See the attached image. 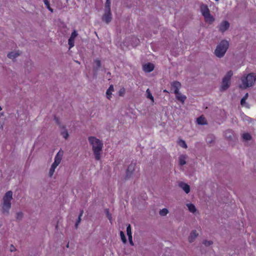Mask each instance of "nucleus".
Here are the masks:
<instances>
[{"instance_id": "obj_1", "label": "nucleus", "mask_w": 256, "mask_h": 256, "mask_svg": "<svg viewBox=\"0 0 256 256\" xmlns=\"http://www.w3.org/2000/svg\"><path fill=\"white\" fill-rule=\"evenodd\" d=\"M88 140L92 146L95 158L98 160L100 158V152L103 147V144L100 140L94 136H89Z\"/></svg>"}, {"instance_id": "obj_2", "label": "nucleus", "mask_w": 256, "mask_h": 256, "mask_svg": "<svg viewBox=\"0 0 256 256\" xmlns=\"http://www.w3.org/2000/svg\"><path fill=\"white\" fill-rule=\"evenodd\" d=\"M256 80V76L254 73H250L246 76H244L241 78V84L240 88L242 89H246L247 88L252 86Z\"/></svg>"}, {"instance_id": "obj_3", "label": "nucleus", "mask_w": 256, "mask_h": 256, "mask_svg": "<svg viewBox=\"0 0 256 256\" xmlns=\"http://www.w3.org/2000/svg\"><path fill=\"white\" fill-rule=\"evenodd\" d=\"M229 46V42L226 40H222L218 44L214 50V54L218 58L223 57Z\"/></svg>"}, {"instance_id": "obj_4", "label": "nucleus", "mask_w": 256, "mask_h": 256, "mask_svg": "<svg viewBox=\"0 0 256 256\" xmlns=\"http://www.w3.org/2000/svg\"><path fill=\"white\" fill-rule=\"evenodd\" d=\"M12 198V192L10 190L7 192L3 198V203L2 204V210L3 213H8L11 208V200Z\"/></svg>"}, {"instance_id": "obj_5", "label": "nucleus", "mask_w": 256, "mask_h": 256, "mask_svg": "<svg viewBox=\"0 0 256 256\" xmlns=\"http://www.w3.org/2000/svg\"><path fill=\"white\" fill-rule=\"evenodd\" d=\"M200 12L204 16L205 21L210 24H212L214 19V17L210 14V10L207 5L202 4L200 7Z\"/></svg>"}, {"instance_id": "obj_6", "label": "nucleus", "mask_w": 256, "mask_h": 256, "mask_svg": "<svg viewBox=\"0 0 256 256\" xmlns=\"http://www.w3.org/2000/svg\"><path fill=\"white\" fill-rule=\"evenodd\" d=\"M181 84L178 81H174L171 83L170 91L174 94L178 93L181 88Z\"/></svg>"}, {"instance_id": "obj_7", "label": "nucleus", "mask_w": 256, "mask_h": 256, "mask_svg": "<svg viewBox=\"0 0 256 256\" xmlns=\"http://www.w3.org/2000/svg\"><path fill=\"white\" fill-rule=\"evenodd\" d=\"M136 167V163H131L128 166L126 172V179H128L132 176Z\"/></svg>"}, {"instance_id": "obj_8", "label": "nucleus", "mask_w": 256, "mask_h": 256, "mask_svg": "<svg viewBox=\"0 0 256 256\" xmlns=\"http://www.w3.org/2000/svg\"><path fill=\"white\" fill-rule=\"evenodd\" d=\"M102 21L108 24L112 20L111 10H105L104 14L102 17Z\"/></svg>"}, {"instance_id": "obj_9", "label": "nucleus", "mask_w": 256, "mask_h": 256, "mask_svg": "<svg viewBox=\"0 0 256 256\" xmlns=\"http://www.w3.org/2000/svg\"><path fill=\"white\" fill-rule=\"evenodd\" d=\"M230 85V80L227 79V78H223L220 90L222 91L226 90H227Z\"/></svg>"}, {"instance_id": "obj_10", "label": "nucleus", "mask_w": 256, "mask_h": 256, "mask_svg": "<svg viewBox=\"0 0 256 256\" xmlns=\"http://www.w3.org/2000/svg\"><path fill=\"white\" fill-rule=\"evenodd\" d=\"M230 27V24L228 21L224 20L221 22L219 30L223 32L226 31Z\"/></svg>"}, {"instance_id": "obj_11", "label": "nucleus", "mask_w": 256, "mask_h": 256, "mask_svg": "<svg viewBox=\"0 0 256 256\" xmlns=\"http://www.w3.org/2000/svg\"><path fill=\"white\" fill-rule=\"evenodd\" d=\"M154 64L148 62L144 64L142 66L143 70L146 72H150L154 70Z\"/></svg>"}, {"instance_id": "obj_12", "label": "nucleus", "mask_w": 256, "mask_h": 256, "mask_svg": "<svg viewBox=\"0 0 256 256\" xmlns=\"http://www.w3.org/2000/svg\"><path fill=\"white\" fill-rule=\"evenodd\" d=\"M62 156H63V151L60 150L56 154L55 158H54V162H56L58 164H60L61 162Z\"/></svg>"}, {"instance_id": "obj_13", "label": "nucleus", "mask_w": 256, "mask_h": 256, "mask_svg": "<svg viewBox=\"0 0 256 256\" xmlns=\"http://www.w3.org/2000/svg\"><path fill=\"white\" fill-rule=\"evenodd\" d=\"M176 98L180 102H181L182 104H184L185 100L186 98V97L182 94L180 92H178L177 94H175Z\"/></svg>"}, {"instance_id": "obj_14", "label": "nucleus", "mask_w": 256, "mask_h": 256, "mask_svg": "<svg viewBox=\"0 0 256 256\" xmlns=\"http://www.w3.org/2000/svg\"><path fill=\"white\" fill-rule=\"evenodd\" d=\"M179 186L182 188V190L186 192V193L188 194L190 192V187L188 184L182 182L180 183Z\"/></svg>"}, {"instance_id": "obj_15", "label": "nucleus", "mask_w": 256, "mask_h": 256, "mask_svg": "<svg viewBox=\"0 0 256 256\" xmlns=\"http://www.w3.org/2000/svg\"><path fill=\"white\" fill-rule=\"evenodd\" d=\"M198 234H197L196 230H192L188 237V240L190 242H192L194 241L196 238L198 236Z\"/></svg>"}, {"instance_id": "obj_16", "label": "nucleus", "mask_w": 256, "mask_h": 256, "mask_svg": "<svg viewBox=\"0 0 256 256\" xmlns=\"http://www.w3.org/2000/svg\"><path fill=\"white\" fill-rule=\"evenodd\" d=\"M196 122L198 124L201 125L207 124L206 120L203 116H201L198 117L196 120Z\"/></svg>"}, {"instance_id": "obj_17", "label": "nucleus", "mask_w": 256, "mask_h": 256, "mask_svg": "<svg viewBox=\"0 0 256 256\" xmlns=\"http://www.w3.org/2000/svg\"><path fill=\"white\" fill-rule=\"evenodd\" d=\"M114 90V86L112 85H110L108 88L106 92V97L108 99L110 100L112 97V92Z\"/></svg>"}, {"instance_id": "obj_18", "label": "nucleus", "mask_w": 256, "mask_h": 256, "mask_svg": "<svg viewBox=\"0 0 256 256\" xmlns=\"http://www.w3.org/2000/svg\"><path fill=\"white\" fill-rule=\"evenodd\" d=\"M19 55L20 54L18 52H12L8 54V57L11 59H14Z\"/></svg>"}, {"instance_id": "obj_19", "label": "nucleus", "mask_w": 256, "mask_h": 256, "mask_svg": "<svg viewBox=\"0 0 256 256\" xmlns=\"http://www.w3.org/2000/svg\"><path fill=\"white\" fill-rule=\"evenodd\" d=\"M186 156L185 155H181L179 158V164L183 166L186 164Z\"/></svg>"}, {"instance_id": "obj_20", "label": "nucleus", "mask_w": 256, "mask_h": 256, "mask_svg": "<svg viewBox=\"0 0 256 256\" xmlns=\"http://www.w3.org/2000/svg\"><path fill=\"white\" fill-rule=\"evenodd\" d=\"M186 206L188 208L189 211L190 212H191L194 213L196 212V210L194 204H187Z\"/></svg>"}, {"instance_id": "obj_21", "label": "nucleus", "mask_w": 256, "mask_h": 256, "mask_svg": "<svg viewBox=\"0 0 256 256\" xmlns=\"http://www.w3.org/2000/svg\"><path fill=\"white\" fill-rule=\"evenodd\" d=\"M146 98H148L152 100V102H154V98L153 96H152V94H151L149 88H148L146 90Z\"/></svg>"}, {"instance_id": "obj_22", "label": "nucleus", "mask_w": 256, "mask_h": 256, "mask_svg": "<svg viewBox=\"0 0 256 256\" xmlns=\"http://www.w3.org/2000/svg\"><path fill=\"white\" fill-rule=\"evenodd\" d=\"M46 8L52 12H54V10L50 7V3L48 0H43Z\"/></svg>"}, {"instance_id": "obj_23", "label": "nucleus", "mask_w": 256, "mask_h": 256, "mask_svg": "<svg viewBox=\"0 0 256 256\" xmlns=\"http://www.w3.org/2000/svg\"><path fill=\"white\" fill-rule=\"evenodd\" d=\"M83 213H84V210H82L80 212V214L78 217V219L75 224V226L76 228H78V225L79 224L80 222L81 221V217L82 216Z\"/></svg>"}, {"instance_id": "obj_24", "label": "nucleus", "mask_w": 256, "mask_h": 256, "mask_svg": "<svg viewBox=\"0 0 256 256\" xmlns=\"http://www.w3.org/2000/svg\"><path fill=\"white\" fill-rule=\"evenodd\" d=\"M248 93H246L245 95L243 96L240 100V104L242 106H244L246 104V100L248 98Z\"/></svg>"}, {"instance_id": "obj_25", "label": "nucleus", "mask_w": 256, "mask_h": 256, "mask_svg": "<svg viewBox=\"0 0 256 256\" xmlns=\"http://www.w3.org/2000/svg\"><path fill=\"white\" fill-rule=\"evenodd\" d=\"M242 138L246 140H249L252 138L250 134L248 133H244L242 135Z\"/></svg>"}, {"instance_id": "obj_26", "label": "nucleus", "mask_w": 256, "mask_h": 256, "mask_svg": "<svg viewBox=\"0 0 256 256\" xmlns=\"http://www.w3.org/2000/svg\"><path fill=\"white\" fill-rule=\"evenodd\" d=\"M105 10H110V1L106 0L105 4Z\"/></svg>"}, {"instance_id": "obj_27", "label": "nucleus", "mask_w": 256, "mask_h": 256, "mask_svg": "<svg viewBox=\"0 0 256 256\" xmlns=\"http://www.w3.org/2000/svg\"><path fill=\"white\" fill-rule=\"evenodd\" d=\"M225 136L229 138H232V130H228L225 132Z\"/></svg>"}, {"instance_id": "obj_28", "label": "nucleus", "mask_w": 256, "mask_h": 256, "mask_svg": "<svg viewBox=\"0 0 256 256\" xmlns=\"http://www.w3.org/2000/svg\"><path fill=\"white\" fill-rule=\"evenodd\" d=\"M178 144L182 148H187V145H186V143L185 141H184V140H180L178 142Z\"/></svg>"}, {"instance_id": "obj_29", "label": "nucleus", "mask_w": 256, "mask_h": 256, "mask_svg": "<svg viewBox=\"0 0 256 256\" xmlns=\"http://www.w3.org/2000/svg\"><path fill=\"white\" fill-rule=\"evenodd\" d=\"M120 236L121 240H122V242L124 244H126V238L124 232L122 231L120 232Z\"/></svg>"}, {"instance_id": "obj_30", "label": "nucleus", "mask_w": 256, "mask_h": 256, "mask_svg": "<svg viewBox=\"0 0 256 256\" xmlns=\"http://www.w3.org/2000/svg\"><path fill=\"white\" fill-rule=\"evenodd\" d=\"M168 212V209L164 208L161 210L160 211V214L162 216H166Z\"/></svg>"}, {"instance_id": "obj_31", "label": "nucleus", "mask_w": 256, "mask_h": 256, "mask_svg": "<svg viewBox=\"0 0 256 256\" xmlns=\"http://www.w3.org/2000/svg\"><path fill=\"white\" fill-rule=\"evenodd\" d=\"M232 70H230L226 73L224 78H227V79L230 80L231 77L232 76Z\"/></svg>"}, {"instance_id": "obj_32", "label": "nucleus", "mask_w": 256, "mask_h": 256, "mask_svg": "<svg viewBox=\"0 0 256 256\" xmlns=\"http://www.w3.org/2000/svg\"><path fill=\"white\" fill-rule=\"evenodd\" d=\"M68 44L70 46V48H72L74 46V40L70 38L68 40Z\"/></svg>"}, {"instance_id": "obj_33", "label": "nucleus", "mask_w": 256, "mask_h": 256, "mask_svg": "<svg viewBox=\"0 0 256 256\" xmlns=\"http://www.w3.org/2000/svg\"><path fill=\"white\" fill-rule=\"evenodd\" d=\"M126 232H127L128 236H132L131 226L130 224L127 226Z\"/></svg>"}, {"instance_id": "obj_34", "label": "nucleus", "mask_w": 256, "mask_h": 256, "mask_svg": "<svg viewBox=\"0 0 256 256\" xmlns=\"http://www.w3.org/2000/svg\"><path fill=\"white\" fill-rule=\"evenodd\" d=\"M61 134L65 139H67L68 136V133L66 130H64V131L62 132H61Z\"/></svg>"}, {"instance_id": "obj_35", "label": "nucleus", "mask_w": 256, "mask_h": 256, "mask_svg": "<svg viewBox=\"0 0 256 256\" xmlns=\"http://www.w3.org/2000/svg\"><path fill=\"white\" fill-rule=\"evenodd\" d=\"M94 62L97 67V68H100L101 66V62L100 60L98 59H96L94 60Z\"/></svg>"}, {"instance_id": "obj_36", "label": "nucleus", "mask_w": 256, "mask_h": 256, "mask_svg": "<svg viewBox=\"0 0 256 256\" xmlns=\"http://www.w3.org/2000/svg\"><path fill=\"white\" fill-rule=\"evenodd\" d=\"M203 244L206 246H209L212 244V242L211 240H205L203 242Z\"/></svg>"}, {"instance_id": "obj_37", "label": "nucleus", "mask_w": 256, "mask_h": 256, "mask_svg": "<svg viewBox=\"0 0 256 256\" xmlns=\"http://www.w3.org/2000/svg\"><path fill=\"white\" fill-rule=\"evenodd\" d=\"M77 35H78V34H77L76 32L74 30L72 33V34H71V36H70V38H71L72 39H74V38L77 36Z\"/></svg>"}, {"instance_id": "obj_38", "label": "nucleus", "mask_w": 256, "mask_h": 256, "mask_svg": "<svg viewBox=\"0 0 256 256\" xmlns=\"http://www.w3.org/2000/svg\"><path fill=\"white\" fill-rule=\"evenodd\" d=\"M55 171V169L52 167L50 168V171H49V175L51 177L52 176V175L54 174V172Z\"/></svg>"}, {"instance_id": "obj_39", "label": "nucleus", "mask_w": 256, "mask_h": 256, "mask_svg": "<svg viewBox=\"0 0 256 256\" xmlns=\"http://www.w3.org/2000/svg\"><path fill=\"white\" fill-rule=\"evenodd\" d=\"M23 214L22 212L16 213V219H21L22 217Z\"/></svg>"}, {"instance_id": "obj_40", "label": "nucleus", "mask_w": 256, "mask_h": 256, "mask_svg": "<svg viewBox=\"0 0 256 256\" xmlns=\"http://www.w3.org/2000/svg\"><path fill=\"white\" fill-rule=\"evenodd\" d=\"M106 216H107V217L108 218V219L110 220V222L112 223V216L111 214H110L109 212V211H108V210H106Z\"/></svg>"}, {"instance_id": "obj_41", "label": "nucleus", "mask_w": 256, "mask_h": 256, "mask_svg": "<svg viewBox=\"0 0 256 256\" xmlns=\"http://www.w3.org/2000/svg\"><path fill=\"white\" fill-rule=\"evenodd\" d=\"M124 93H125V90L124 88H121L119 90V95L120 96H123V95L124 94Z\"/></svg>"}, {"instance_id": "obj_42", "label": "nucleus", "mask_w": 256, "mask_h": 256, "mask_svg": "<svg viewBox=\"0 0 256 256\" xmlns=\"http://www.w3.org/2000/svg\"><path fill=\"white\" fill-rule=\"evenodd\" d=\"M128 240H129V242H130V245L134 246V242H132V236H128Z\"/></svg>"}, {"instance_id": "obj_43", "label": "nucleus", "mask_w": 256, "mask_h": 256, "mask_svg": "<svg viewBox=\"0 0 256 256\" xmlns=\"http://www.w3.org/2000/svg\"><path fill=\"white\" fill-rule=\"evenodd\" d=\"M59 164H57L56 162H54V163L52 164L51 167L54 168V169L56 168L58 166Z\"/></svg>"}, {"instance_id": "obj_44", "label": "nucleus", "mask_w": 256, "mask_h": 256, "mask_svg": "<svg viewBox=\"0 0 256 256\" xmlns=\"http://www.w3.org/2000/svg\"><path fill=\"white\" fill-rule=\"evenodd\" d=\"M10 250L12 252H14V251L16 250V248H15V247L12 244L11 245Z\"/></svg>"}, {"instance_id": "obj_45", "label": "nucleus", "mask_w": 256, "mask_h": 256, "mask_svg": "<svg viewBox=\"0 0 256 256\" xmlns=\"http://www.w3.org/2000/svg\"><path fill=\"white\" fill-rule=\"evenodd\" d=\"M68 246H69V244H68H68H67V245H66V247H67V248H68Z\"/></svg>"}, {"instance_id": "obj_46", "label": "nucleus", "mask_w": 256, "mask_h": 256, "mask_svg": "<svg viewBox=\"0 0 256 256\" xmlns=\"http://www.w3.org/2000/svg\"><path fill=\"white\" fill-rule=\"evenodd\" d=\"M2 110V108H1V107L0 106V110Z\"/></svg>"}]
</instances>
